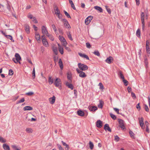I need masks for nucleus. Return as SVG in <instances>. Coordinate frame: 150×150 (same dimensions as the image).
I'll return each instance as SVG.
<instances>
[{
    "label": "nucleus",
    "instance_id": "obj_1",
    "mask_svg": "<svg viewBox=\"0 0 150 150\" xmlns=\"http://www.w3.org/2000/svg\"><path fill=\"white\" fill-rule=\"evenodd\" d=\"M79 68L80 69V70L82 71H85L88 69V67L86 65L82 64L81 63H79L78 64Z\"/></svg>",
    "mask_w": 150,
    "mask_h": 150
},
{
    "label": "nucleus",
    "instance_id": "obj_2",
    "mask_svg": "<svg viewBox=\"0 0 150 150\" xmlns=\"http://www.w3.org/2000/svg\"><path fill=\"white\" fill-rule=\"evenodd\" d=\"M61 82L60 79L59 78H57L54 83L55 86L60 88L61 87Z\"/></svg>",
    "mask_w": 150,
    "mask_h": 150
},
{
    "label": "nucleus",
    "instance_id": "obj_3",
    "mask_svg": "<svg viewBox=\"0 0 150 150\" xmlns=\"http://www.w3.org/2000/svg\"><path fill=\"white\" fill-rule=\"evenodd\" d=\"M61 21H62L64 23V25L66 28L68 29H70L71 28V26L69 23L68 21L66 19H62Z\"/></svg>",
    "mask_w": 150,
    "mask_h": 150
},
{
    "label": "nucleus",
    "instance_id": "obj_4",
    "mask_svg": "<svg viewBox=\"0 0 150 150\" xmlns=\"http://www.w3.org/2000/svg\"><path fill=\"white\" fill-rule=\"evenodd\" d=\"M119 123L120 125V127L122 129L124 130L125 129V122L121 119H119Z\"/></svg>",
    "mask_w": 150,
    "mask_h": 150
},
{
    "label": "nucleus",
    "instance_id": "obj_5",
    "mask_svg": "<svg viewBox=\"0 0 150 150\" xmlns=\"http://www.w3.org/2000/svg\"><path fill=\"white\" fill-rule=\"evenodd\" d=\"M76 70L77 73L79 74V76L80 77L84 78L86 76V75L84 72H83L82 71L80 70L78 68L76 69Z\"/></svg>",
    "mask_w": 150,
    "mask_h": 150
},
{
    "label": "nucleus",
    "instance_id": "obj_6",
    "mask_svg": "<svg viewBox=\"0 0 150 150\" xmlns=\"http://www.w3.org/2000/svg\"><path fill=\"white\" fill-rule=\"evenodd\" d=\"M93 17L91 16H89L87 17L85 20V23L86 25H88L89 24L91 20L93 19Z\"/></svg>",
    "mask_w": 150,
    "mask_h": 150
},
{
    "label": "nucleus",
    "instance_id": "obj_7",
    "mask_svg": "<svg viewBox=\"0 0 150 150\" xmlns=\"http://www.w3.org/2000/svg\"><path fill=\"white\" fill-rule=\"evenodd\" d=\"M113 58L112 57L110 56L109 57L107 58L105 60V62L108 64H110L113 61Z\"/></svg>",
    "mask_w": 150,
    "mask_h": 150
},
{
    "label": "nucleus",
    "instance_id": "obj_8",
    "mask_svg": "<svg viewBox=\"0 0 150 150\" xmlns=\"http://www.w3.org/2000/svg\"><path fill=\"white\" fill-rule=\"evenodd\" d=\"M41 29L42 32V34H45L46 35V34H47V33H48V32L47 31V28L44 25L42 26V27Z\"/></svg>",
    "mask_w": 150,
    "mask_h": 150
},
{
    "label": "nucleus",
    "instance_id": "obj_9",
    "mask_svg": "<svg viewBox=\"0 0 150 150\" xmlns=\"http://www.w3.org/2000/svg\"><path fill=\"white\" fill-rule=\"evenodd\" d=\"M96 123L97 127L98 128H101L102 126V122L100 120H97Z\"/></svg>",
    "mask_w": 150,
    "mask_h": 150
},
{
    "label": "nucleus",
    "instance_id": "obj_10",
    "mask_svg": "<svg viewBox=\"0 0 150 150\" xmlns=\"http://www.w3.org/2000/svg\"><path fill=\"white\" fill-rule=\"evenodd\" d=\"M42 42L44 46H45L46 47H49V45L46 39H42Z\"/></svg>",
    "mask_w": 150,
    "mask_h": 150
},
{
    "label": "nucleus",
    "instance_id": "obj_11",
    "mask_svg": "<svg viewBox=\"0 0 150 150\" xmlns=\"http://www.w3.org/2000/svg\"><path fill=\"white\" fill-rule=\"evenodd\" d=\"M104 129L105 131L108 130L110 132H111V129L109 127L108 124H106L104 125Z\"/></svg>",
    "mask_w": 150,
    "mask_h": 150
},
{
    "label": "nucleus",
    "instance_id": "obj_12",
    "mask_svg": "<svg viewBox=\"0 0 150 150\" xmlns=\"http://www.w3.org/2000/svg\"><path fill=\"white\" fill-rule=\"evenodd\" d=\"M79 55L81 57L86 58V59L89 60V59L88 56L85 54L81 53H79Z\"/></svg>",
    "mask_w": 150,
    "mask_h": 150
},
{
    "label": "nucleus",
    "instance_id": "obj_13",
    "mask_svg": "<svg viewBox=\"0 0 150 150\" xmlns=\"http://www.w3.org/2000/svg\"><path fill=\"white\" fill-rule=\"evenodd\" d=\"M144 118L143 117H142L141 118V119L139 120V122L140 123V126L142 128H143V127L144 126V124L143 122Z\"/></svg>",
    "mask_w": 150,
    "mask_h": 150
},
{
    "label": "nucleus",
    "instance_id": "obj_14",
    "mask_svg": "<svg viewBox=\"0 0 150 150\" xmlns=\"http://www.w3.org/2000/svg\"><path fill=\"white\" fill-rule=\"evenodd\" d=\"M15 56L16 61H17L18 62H20L19 60L21 59V57L19 54L18 53H16L15 54Z\"/></svg>",
    "mask_w": 150,
    "mask_h": 150
},
{
    "label": "nucleus",
    "instance_id": "obj_15",
    "mask_svg": "<svg viewBox=\"0 0 150 150\" xmlns=\"http://www.w3.org/2000/svg\"><path fill=\"white\" fill-rule=\"evenodd\" d=\"M88 108L91 111H95L97 110V108L95 106H89Z\"/></svg>",
    "mask_w": 150,
    "mask_h": 150
},
{
    "label": "nucleus",
    "instance_id": "obj_16",
    "mask_svg": "<svg viewBox=\"0 0 150 150\" xmlns=\"http://www.w3.org/2000/svg\"><path fill=\"white\" fill-rule=\"evenodd\" d=\"M55 96H53L51 98L49 99V101L51 104H53L55 102Z\"/></svg>",
    "mask_w": 150,
    "mask_h": 150
},
{
    "label": "nucleus",
    "instance_id": "obj_17",
    "mask_svg": "<svg viewBox=\"0 0 150 150\" xmlns=\"http://www.w3.org/2000/svg\"><path fill=\"white\" fill-rule=\"evenodd\" d=\"M54 10L55 14L56 15L59 14L60 13V11L59 9H58V7L57 6H55L54 8Z\"/></svg>",
    "mask_w": 150,
    "mask_h": 150
},
{
    "label": "nucleus",
    "instance_id": "obj_18",
    "mask_svg": "<svg viewBox=\"0 0 150 150\" xmlns=\"http://www.w3.org/2000/svg\"><path fill=\"white\" fill-rule=\"evenodd\" d=\"M23 109L24 111L30 110H33V108L30 106H27L24 107Z\"/></svg>",
    "mask_w": 150,
    "mask_h": 150
},
{
    "label": "nucleus",
    "instance_id": "obj_19",
    "mask_svg": "<svg viewBox=\"0 0 150 150\" xmlns=\"http://www.w3.org/2000/svg\"><path fill=\"white\" fill-rule=\"evenodd\" d=\"M25 30L27 33H29L30 32L29 26L27 24L25 25Z\"/></svg>",
    "mask_w": 150,
    "mask_h": 150
},
{
    "label": "nucleus",
    "instance_id": "obj_20",
    "mask_svg": "<svg viewBox=\"0 0 150 150\" xmlns=\"http://www.w3.org/2000/svg\"><path fill=\"white\" fill-rule=\"evenodd\" d=\"M77 113L78 115L80 116H83L84 115L83 111L81 110H79L77 111Z\"/></svg>",
    "mask_w": 150,
    "mask_h": 150
},
{
    "label": "nucleus",
    "instance_id": "obj_21",
    "mask_svg": "<svg viewBox=\"0 0 150 150\" xmlns=\"http://www.w3.org/2000/svg\"><path fill=\"white\" fill-rule=\"evenodd\" d=\"M58 63L60 68L61 70L62 69H63V64L61 59H59Z\"/></svg>",
    "mask_w": 150,
    "mask_h": 150
},
{
    "label": "nucleus",
    "instance_id": "obj_22",
    "mask_svg": "<svg viewBox=\"0 0 150 150\" xmlns=\"http://www.w3.org/2000/svg\"><path fill=\"white\" fill-rule=\"evenodd\" d=\"M66 85L69 88H71V90L73 89L74 87L72 84L69 83L68 82H67Z\"/></svg>",
    "mask_w": 150,
    "mask_h": 150
},
{
    "label": "nucleus",
    "instance_id": "obj_23",
    "mask_svg": "<svg viewBox=\"0 0 150 150\" xmlns=\"http://www.w3.org/2000/svg\"><path fill=\"white\" fill-rule=\"evenodd\" d=\"M99 102L100 103L98 105V107L99 108L102 109L104 104V102L102 100H100Z\"/></svg>",
    "mask_w": 150,
    "mask_h": 150
},
{
    "label": "nucleus",
    "instance_id": "obj_24",
    "mask_svg": "<svg viewBox=\"0 0 150 150\" xmlns=\"http://www.w3.org/2000/svg\"><path fill=\"white\" fill-rule=\"evenodd\" d=\"M52 50L53 52L56 55L57 54L58 52L57 48V47L53 46L52 47Z\"/></svg>",
    "mask_w": 150,
    "mask_h": 150
},
{
    "label": "nucleus",
    "instance_id": "obj_25",
    "mask_svg": "<svg viewBox=\"0 0 150 150\" xmlns=\"http://www.w3.org/2000/svg\"><path fill=\"white\" fill-rule=\"evenodd\" d=\"M3 147L4 150H10L9 146L6 144H4L3 145Z\"/></svg>",
    "mask_w": 150,
    "mask_h": 150
},
{
    "label": "nucleus",
    "instance_id": "obj_26",
    "mask_svg": "<svg viewBox=\"0 0 150 150\" xmlns=\"http://www.w3.org/2000/svg\"><path fill=\"white\" fill-rule=\"evenodd\" d=\"M48 81L50 84H52L53 83V79L52 78V77L49 76L48 78Z\"/></svg>",
    "mask_w": 150,
    "mask_h": 150
},
{
    "label": "nucleus",
    "instance_id": "obj_27",
    "mask_svg": "<svg viewBox=\"0 0 150 150\" xmlns=\"http://www.w3.org/2000/svg\"><path fill=\"white\" fill-rule=\"evenodd\" d=\"M67 78L68 80L69 81V82H71L72 81L71 75L69 73H68L67 74Z\"/></svg>",
    "mask_w": 150,
    "mask_h": 150
},
{
    "label": "nucleus",
    "instance_id": "obj_28",
    "mask_svg": "<svg viewBox=\"0 0 150 150\" xmlns=\"http://www.w3.org/2000/svg\"><path fill=\"white\" fill-rule=\"evenodd\" d=\"M35 37L37 40H38L40 39V35L37 33H35Z\"/></svg>",
    "mask_w": 150,
    "mask_h": 150
},
{
    "label": "nucleus",
    "instance_id": "obj_29",
    "mask_svg": "<svg viewBox=\"0 0 150 150\" xmlns=\"http://www.w3.org/2000/svg\"><path fill=\"white\" fill-rule=\"evenodd\" d=\"M46 35L48 36V37L51 40L53 41L54 40V38L53 37L52 35L49 34V33L46 34Z\"/></svg>",
    "mask_w": 150,
    "mask_h": 150
},
{
    "label": "nucleus",
    "instance_id": "obj_30",
    "mask_svg": "<svg viewBox=\"0 0 150 150\" xmlns=\"http://www.w3.org/2000/svg\"><path fill=\"white\" fill-rule=\"evenodd\" d=\"M25 131L28 133H32L33 132V130L32 129L30 128H26L25 129Z\"/></svg>",
    "mask_w": 150,
    "mask_h": 150
},
{
    "label": "nucleus",
    "instance_id": "obj_31",
    "mask_svg": "<svg viewBox=\"0 0 150 150\" xmlns=\"http://www.w3.org/2000/svg\"><path fill=\"white\" fill-rule=\"evenodd\" d=\"M94 8L97 10L99 11L100 12H103L102 9L100 7L96 6H95Z\"/></svg>",
    "mask_w": 150,
    "mask_h": 150
},
{
    "label": "nucleus",
    "instance_id": "obj_32",
    "mask_svg": "<svg viewBox=\"0 0 150 150\" xmlns=\"http://www.w3.org/2000/svg\"><path fill=\"white\" fill-rule=\"evenodd\" d=\"M58 49L60 53L62 54H63L64 53L63 49V47L61 46H59V47Z\"/></svg>",
    "mask_w": 150,
    "mask_h": 150
},
{
    "label": "nucleus",
    "instance_id": "obj_33",
    "mask_svg": "<svg viewBox=\"0 0 150 150\" xmlns=\"http://www.w3.org/2000/svg\"><path fill=\"white\" fill-rule=\"evenodd\" d=\"M12 147L14 150H21V148L20 147H18L15 145H12Z\"/></svg>",
    "mask_w": 150,
    "mask_h": 150
},
{
    "label": "nucleus",
    "instance_id": "obj_34",
    "mask_svg": "<svg viewBox=\"0 0 150 150\" xmlns=\"http://www.w3.org/2000/svg\"><path fill=\"white\" fill-rule=\"evenodd\" d=\"M6 37L8 39H9L11 40L13 42H14V40L13 39L12 37L10 35H6Z\"/></svg>",
    "mask_w": 150,
    "mask_h": 150
},
{
    "label": "nucleus",
    "instance_id": "obj_35",
    "mask_svg": "<svg viewBox=\"0 0 150 150\" xmlns=\"http://www.w3.org/2000/svg\"><path fill=\"white\" fill-rule=\"evenodd\" d=\"M67 35L68 37V38H69V39L72 41L73 40V38H72L71 34H70V32H69L67 33Z\"/></svg>",
    "mask_w": 150,
    "mask_h": 150
},
{
    "label": "nucleus",
    "instance_id": "obj_36",
    "mask_svg": "<svg viewBox=\"0 0 150 150\" xmlns=\"http://www.w3.org/2000/svg\"><path fill=\"white\" fill-rule=\"evenodd\" d=\"M89 145L90 149L92 150L93 149L94 146L93 143L91 141H90L89 142Z\"/></svg>",
    "mask_w": 150,
    "mask_h": 150
},
{
    "label": "nucleus",
    "instance_id": "obj_37",
    "mask_svg": "<svg viewBox=\"0 0 150 150\" xmlns=\"http://www.w3.org/2000/svg\"><path fill=\"white\" fill-rule=\"evenodd\" d=\"M136 35L138 37H140V32L139 29H138L136 32Z\"/></svg>",
    "mask_w": 150,
    "mask_h": 150
},
{
    "label": "nucleus",
    "instance_id": "obj_38",
    "mask_svg": "<svg viewBox=\"0 0 150 150\" xmlns=\"http://www.w3.org/2000/svg\"><path fill=\"white\" fill-rule=\"evenodd\" d=\"M119 76L120 77V78L122 79V80L125 79L123 75V74L122 73V72L121 71H120L119 73Z\"/></svg>",
    "mask_w": 150,
    "mask_h": 150
},
{
    "label": "nucleus",
    "instance_id": "obj_39",
    "mask_svg": "<svg viewBox=\"0 0 150 150\" xmlns=\"http://www.w3.org/2000/svg\"><path fill=\"white\" fill-rule=\"evenodd\" d=\"M62 143L63 145L66 147V148H67V150H69V145L66 144L65 142H64L63 141H62Z\"/></svg>",
    "mask_w": 150,
    "mask_h": 150
},
{
    "label": "nucleus",
    "instance_id": "obj_40",
    "mask_svg": "<svg viewBox=\"0 0 150 150\" xmlns=\"http://www.w3.org/2000/svg\"><path fill=\"white\" fill-rule=\"evenodd\" d=\"M93 53L95 55L98 56H100V53L98 51H95Z\"/></svg>",
    "mask_w": 150,
    "mask_h": 150
},
{
    "label": "nucleus",
    "instance_id": "obj_41",
    "mask_svg": "<svg viewBox=\"0 0 150 150\" xmlns=\"http://www.w3.org/2000/svg\"><path fill=\"white\" fill-rule=\"evenodd\" d=\"M25 101V99L24 98H21L20 100L17 101L16 104H18L20 103L23 102Z\"/></svg>",
    "mask_w": 150,
    "mask_h": 150
},
{
    "label": "nucleus",
    "instance_id": "obj_42",
    "mask_svg": "<svg viewBox=\"0 0 150 150\" xmlns=\"http://www.w3.org/2000/svg\"><path fill=\"white\" fill-rule=\"evenodd\" d=\"M141 20H144L145 15L144 12H142L141 13Z\"/></svg>",
    "mask_w": 150,
    "mask_h": 150
},
{
    "label": "nucleus",
    "instance_id": "obj_43",
    "mask_svg": "<svg viewBox=\"0 0 150 150\" xmlns=\"http://www.w3.org/2000/svg\"><path fill=\"white\" fill-rule=\"evenodd\" d=\"M7 1V8L8 9L9 11H10V10H11V6L9 3V2L8 1Z\"/></svg>",
    "mask_w": 150,
    "mask_h": 150
},
{
    "label": "nucleus",
    "instance_id": "obj_44",
    "mask_svg": "<svg viewBox=\"0 0 150 150\" xmlns=\"http://www.w3.org/2000/svg\"><path fill=\"white\" fill-rule=\"evenodd\" d=\"M6 141V139L3 138L2 137H0V142L2 143H5Z\"/></svg>",
    "mask_w": 150,
    "mask_h": 150
},
{
    "label": "nucleus",
    "instance_id": "obj_45",
    "mask_svg": "<svg viewBox=\"0 0 150 150\" xmlns=\"http://www.w3.org/2000/svg\"><path fill=\"white\" fill-rule=\"evenodd\" d=\"M64 12L65 15L67 17V18H71V17L70 15L66 11L64 10Z\"/></svg>",
    "mask_w": 150,
    "mask_h": 150
},
{
    "label": "nucleus",
    "instance_id": "obj_46",
    "mask_svg": "<svg viewBox=\"0 0 150 150\" xmlns=\"http://www.w3.org/2000/svg\"><path fill=\"white\" fill-rule=\"evenodd\" d=\"M123 81L124 83V85L125 86H127L128 85V82L126 80L124 79L122 80Z\"/></svg>",
    "mask_w": 150,
    "mask_h": 150
},
{
    "label": "nucleus",
    "instance_id": "obj_47",
    "mask_svg": "<svg viewBox=\"0 0 150 150\" xmlns=\"http://www.w3.org/2000/svg\"><path fill=\"white\" fill-rule=\"evenodd\" d=\"M59 39L60 40V41L63 42L64 41H65V39L62 36L59 35Z\"/></svg>",
    "mask_w": 150,
    "mask_h": 150
},
{
    "label": "nucleus",
    "instance_id": "obj_48",
    "mask_svg": "<svg viewBox=\"0 0 150 150\" xmlns=\"http://www.w3.org/2000/svg\"><path fill=\"white\" fill-rule=\"evenodd\" d=\"M110 114L111 117L112 119L114 120H115L116 119V117L115 115L111 113H110Z\"/></svg>",
    "mask_w": 150,
    "mask_h": 150
},
{
    "label": "nucleus",
    "instance_id": "obj_49",
    "mask_svg": "<svg viewBox=\"0 0 150 150\" xmlns=\"http://www.w3.org/2000/svg\"><path fill=\"white\" fill-rule=\"evenodd\" d=\"M119 137L117 135L115 136L114 140L117 142L119 140Z\"/></svg>",
    "mask_w": 150,
    "mask_h": 150
},
{
    "label": "nucleus",
    "instance_id": "obj_50",
    "mask_svg": "<svg viewBox=\"0 0 150 150\" xmlns=\"http://www.w3.org/2000/svg\"><path fill=\"white\" fill-rule=\"evenodd\" d=\"M98 85L100 86V89H103L104 88L103 86L101 83H99Z\"/></svg>",
    "mask_w": 150,
    "mask_h": 150
},
{
    "label": "nucleus",
    "instance_id": "obj_51",
    "mask_svg": "<svg viewBox=\"0 0 150 150\" xmlns=\"http://www.w3.org/2000/svg\"><path fill=\"white\" fill-rule=\"evenodd\" d=\"M144 105V108L145 110L146 111V112H149V108L148 107V106H147V105L146 104H145Z\"/></svg>",
    "mask_w": 150,
    "mask_h": 150
},
{
    "label": "nucleus",
    "instance_id": "obj_52",
    "mask_svg": "<svg viewBox=\"0 0 150 150\" xmlns=\"http://www.w3.org/2000/svg\"><path fill=\"white\" fill-rule=\"evenodd\" d=\"M33 94H34V93L32 92L27 93H25V94L26 95H28V96H32Z\"/></svg>",
    "mask_w": 150,
    "mask_h": 150
},
{
    "label": "nucleus",
    "instance_id": "obj_53",
    "mask_svg": "<svg viewBox=\"0 0 150 150\" xmlns=\"http://www.w3.org/2000/svg\"><path fill=\"white\" fill-rule=\"evenodd\" d=\"M131 96L134 99H135L136 98V96L135 94L133 92L131 93Z\"/></svg>",
    "mask_w": 150,
    "mask_h": 150
},
{
    "label": "nucleus",
    "instance_id": "obj_54",
    "mask_svg": "<svg viewBox=\"0 0 150 150\" xmlns=\"http://www.w3.org/2000/svg\"><path fill=\"white\" fill-rule=\"evenodd\" d=\"M105 8H106V9L107 10V11H108V13L109 14H110L111 13V11L110 10V9L109 8H108V7L107 6H105Z\"/></svg>",
    "mask_w": 150,
    "mask_h": 150
},
{
    "label": "nucleus",
    "instance_id": "obj_55",
    "mask_svg": "<svg viewBox=\"0 0 150 150\" xmlns=\"http://www.w3.org/2000/svg\"><path fill=\"white\" fill-rule=\"evenodd\" d=\"M32 75H33V79L35 78V71L34 68H33V71Z\"/></svg>",
    "mask_w": 150,
    "mask_h": 150
},
{
    "label": "nucleus",
    "instance_id": "obj_56",
    "mask_svg": "<svg viewBox=\"0 0 150 150\" xmlns=\"http://www.w3.org/2000/svg\"><path fill=\"white\" fill-rule=\"evenodd\" d=\"M58 30L59 31V33L61 35H62L63 34V30L62 29L60 28H58Z\"/></svg>",
    "mask_w": 150,
    "mask_h": 150
},
{
    "label": "nucleus",
    "instance_id": "obj_57",
    "mask_svg": "<svg viewBox=\"0 0 150 150\" xmlns=\"http://www.w3.org/2000/svg\"><path fill=\"white\" fill-rule=\"evenodd\" d=\"M140 103H138L137 105H136V108L139 111L140 110L141 108L140 107Z\"/></svg>",
    "mask_w": 150,
    "mask_h": 150
},
{
    "label": "nucleus",
    "instance_id": "obj_58",
    "mask_svg": "<svg viewBox=\"0 0 150 150\" xmlns=\"http://www.w3.org/2000/svg\"><path fill=\"white\" fill-rule=\"evenodd\" d=\"M57 146L59 150H63V148L60 145L58 144Z\"/></svg>",
    "mask_w": 150,
    "mask_h": 150
},
{
    "label": "nucleus",
    "instance_id": "obj_59",
    "mask_svg": "<svg viewBox=\"0 0 150 150\" xmlns=\"http://www.w3.org/2000/svg\"><path fill=\"white\" fill-rule=\"evenodd\" d=\"M13 61L16 63H19L20 64H21V62H18L17 61H16V59L13 58L12 59Z\"/></svg>",
    "mask_w": 150,
    "mask_h": 150
},
{
    "label": "nucleus",
    "instance_id": "obj_60",
    "mask_svg": "<svg viewBox=\"0 0 150 150\" xmlns=\"http://www.w3.org/2000/svg\"><path fill=\"white\" fill-rule=\"evenodd\" d=\"M13 71L12 69H10L9 71V74L11 75H13Z\"/></svg>",
    "mask_w": 150,
    "mask_h": 150
},
{
    "label": "nucleus",
    "instance_id": "obj_61",
    "mask_svg": "<svg viewBox=\"0 0 150 150\" xmlns=\"http://www.w3.org/2000/svg\"><path fill=\"white\" fill-rule=\"evenodd\" d=\"M129 134L131 137H134V135H133L134 133H133V132L132 131H130L129 132Z\"/></svg>",
    "mask_w": 150,
    "mask_h": 150
},
{
    "label": "nucleus",
    "instance_id": "obj_62",
    "mask_svg": "<svg viewBox=\"0 0 150 150\" xmlns=\"http://www.w3.org/2000/svg\"><path fill=\"white\" fill-rule=\"evenodd\" d=\"M57 16H58V18L59 19H61L62 18V14L59 13V14L57 15Z\"/></svg>",
    "mask_w": 150,
    "mask_h": 150
},
{
    "label": "nucleus",
    "instance_id": "obj_63",
    "mask_svg": "<svg viewBox=\"0 0 150 150\" xmlns=\"http://www.w3.org/2000/svg\"><path fill=\"white\" fill-rule=\"evenodd\" d=\"M86 47L88 48H90L91 47L90 44L88 42H87L86 43Z\"/></svg>",
    "mask_w": 150,
    "mask_h": 150
},
{
    "label": "nucleus",
    "instance_id": "obj_64",
    "mask_svg": "<svg viewBox=\"0 0 150 150\" xmlns=\"http://www.w3.org/2000/svg\"><path fill=\"white\" fill-rule=\"evenodd\" d=\"M114 110H115V111L118 114H119V110L116 108H114Z\"/></svg>",
    "mask_w": 150,
    "mask_h": 150
}]
</instances>
